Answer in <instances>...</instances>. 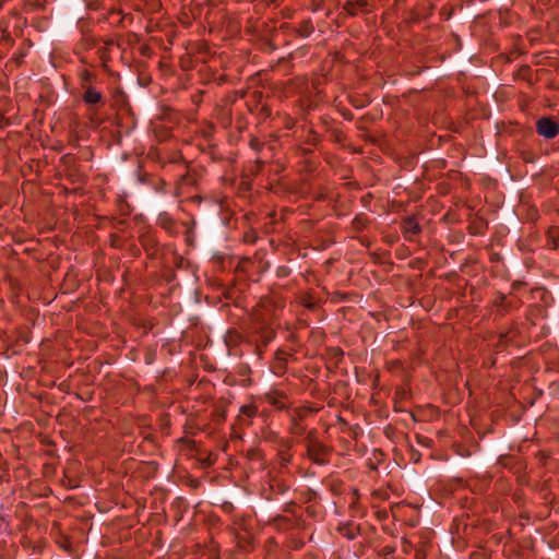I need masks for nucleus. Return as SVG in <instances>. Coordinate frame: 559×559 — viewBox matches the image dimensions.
<instances>
[{"label": "nucleus", "mask_w": 559, "mask_h": 559, "mask_svg": "<svg viewBox=\"0 0 559 559\" xmlns=\"http://www.w3.org/2000/svg\"><path fill=\"white\" fill-rule=\"evenodd\" d=\"M84 93L82 95V100L86 105H97L103 102V94L102 92L97 91L93 86H88L83 90Z\"/></svg>", "instance_id": "11"}, {"label": "nucleus", "mask_w": 559, "mask_h": 559, "mask_svg": "<svg viewBox=\"0 0 559 559\" xmlns=\"http://www.w3.org/2000/svg\"><path fill=\"white\" fill-rule=\"evenodd\" d=\"M79 78H80L81 88L84 90L88 86H93L92 84H93V82L96 81L97 75L87 69H83L79 72Z\"/></svg>", "instance_id": "14"}, {"label": "nucleus", "mask_w": 559, "mask_h": 559, "mask_svg": "<svg viewBox=\"0 0 559 559\" xmlns=\"http://www.w3.org/2000/svg\"><path fill=\"white\" fill-rule=\"evenodd\" d=\"M253 333L258 336V342L262 343L263 348H266L276 335L275 330L264 321L254 323Z\"/></svg>", "instance_id": "5"}, {"label": "nucleus", "mask_w": 559, "mask_h": 559, "mask_svg": "<svg viewBox=\"0 0 559 559\" xmlns=\"http://www.w3.org/2000/svg\"><path fill=\"white\" fill-rule=\"evenodd\" d=\"M313 496H316V492L312 489H308L306 501H310Z\"/></svg>", "instance_id": "29"}, {"label": "nucleus", "mask_w": 559, "mask_h": 559, "mask_svg": "<svg viewBox=\"0 0 559 559\" xmlns=\"http://www.w3.org/2000/svg\"><path fill=\"white\" fill-rule=\"evenodd\" d=\"M278 445L281 447L280 450H288L290 452V449L293 448L294 445V441L292 439H284V438H281L278 440Z\"/></svg>", "instance_id": "24"}, {"label": "nucleus", "mask_w": 559, "mask_h": 559, "mask_svg": "<svg viewBox=\"0 0 559 559\" xmlns=\"http://www.w3.org/2000/svg\"><path fill=\"white\" fill-rule=\"evenodd\" d=\"M266 348H263V345L262 343L258 342L257 346H255V353L259 357H262V355L264 354Z\"/></svg>", "instance_id": "26"}, {"label": "nucleus", "mask_w": 559, "mask_h": 559, "mask_svg": "<svg viewBox=\"0 0 559 559\" xmlns=\"http://www.w3.org/2000/svg\"><path fill=\"white\" fill-rule=\"evenodd\" d=\"M512 332L509 331V332H506V333H501L500 334V342L501 343H508L513 336H510Z\"/></svg>", "instance_id": "25"}, {"label": "nucleus", "mask_w": 559, "mask_h": 559, "mask_svg": "<svg viewBox=\"0 0 559 559\" xmlns=\"http://www.w3.org/2000/svg\"><path fill=\"white\" fill-rule=\"evenodd\" d=\"M294 126H295V120L288 117V118L286 119L285 127H286L287 129H292Z\"/></svg>", "instance_id": "28"}, {"label": "nucleus", "mask_w": 559, "mask_h": 559, "mask_svg": "<svg viewBox=\"0 0 559 559\" xmlns=\"http://www.w3.org/2000/svg\"><path fill=\"white\" fill-rule=\"evenodd\" d=\"M516 287H519V284L516 282L512 283V288L515 289Z\"/></svg>", "instance_id": "37"}, {"label": "nucleus", "mask_w": 559, "mask_h": 559, "mask_svg": "<svg viewBox=\"0 0 559 559\" xmlns=\"http://www.w3.org/2000/svg\"><path fill=\"white\" fill-rule=\"evenodd\" d=\"M314 31L311 20H304L299 23L297 33L300 37H308Z\"/></svg>", "instance_id": "18"}, {"label": "nucleus", "mask_w": 559, "mask_h": 559, "mask_svg": "<svg viewBox=\"0 0 559 559\" xmlns=\"http://www.w3.org/2000/svg\"><path fill=\"white\" fill-rule=\"evenodd\" d=\"M157 225L171 236L178 234L177 223L168 212L164 211L158 214Z\"/></svg>", "instance_id": "9"}, {"label": "nucleus", "mask_w": 559, "mask_h": 559, "mask_svg": "<svg viewBox=\"0 0 559 559\" xmlns=\"http://www.w3.org/2000/svg\"><path fill=\"white\" fill-rule=\"evenodd\" d=\"M369 224V219L366 214L359 213L357 214L354 219L352 221V227L355 231H362L367 228Z\"/></svg>", "instance_id": "17"}, {"label": "nucleus", "mask_w": 559, "mask_h": 559, "mask_svg": "<svg viewBox=\"0 0 559 559\" xmlns=\"http://www.w3.org/2000/svg\"><path fill=\"white\" fill-rule=\"evenodd\" d=\"M369 467H370L371 469H376V468H377V466H376L373 463H371V462L369 463Z\"/></svg>", "instance_id": "36"}, {"label": "nucleus", "mask_w": 559, "mask_h": 559, "mask_svg": "<svg viewBox=\"0 0 559 559\" xmlns=\"http://www.w3.org/2000/svg\"><path fill=\"white\" fill-rule=\"evenodd\" d=\"M277 460L281 466H287L293 460V454L288 450H278Z\"/></svg>", "instance_id": "20"}, {"label": "nucleus", "mask_w": 559, "mask_h": 559, "mask_svg": "<svg viewBox=\"0 0 559 559\" xmlns=\"http://www.w3.org/2000/svg\"><path fill=\"white\" fill-rule=\"evenodd\" d=\"M67 177L71 180L73 183H82L85 181V178L83 175L79 173V170L75 167L69 168L67 173Z\"/></svg>", "instance_id": "21"}, {"label": "nucleus", "mask_w": 559, "mask_h": 559, "mask_svg": "<svg viewBox=\"0 0 559 559\" xmlns=\"http://www.w3.org/2000/svg\"><path fill=\"white\" fill-rule=\"evenodd\" d=\"M263 399L277 411H287L289 408L287 394L278 389H271L265 392Z\"/></svg>", "instance_id": "4"}, {"label": "nucleus", "mask_w": 559, "mask_h": 559, "mask_svg": "<svg viewBox=\"0 0 559 559\" xmlns=\"http://www.w3.org/2000/svg\"><path fill=\"white\" fill-rule=\"evenodd\" d=\"M538 135L551 140L559 134V122L551 117H542L536 121Z\"/></svg>", "instance_id": "3"}, {"label": "nucleus", "mask_w": 559, "mask_h": 559, "mask_svg": "<svg viewBox=\"0 0 559 559\" xmlns=\"http://www.w3.org/2000/svg\"><path fill=\"white\" fill-rule=\"evenodd\" d=\"M547 247L551 250L559 248V226H551L546 234Z\"/></svg>", "instance_id": "12"}, {"label": "nucleus", "mask_w": 559, "mask_h": 559, "mask_svg": "<svg viewBox=\"0 0 559 559\" xmlns=\"http://www.w3.org/2000/svg\"><path fill=\"white\" fill-rule=\"evenodd\" d=\"M332 449L324 443L314 444L306 450V456L316 465H326Z\"/></svg>", "instance_id": "2"}, {"label": "nucleus", "mask_w": 559, "mask_h": 559, "mask_svg": "<svg viewBox=\"0 0 559 559\" xmlns=\"http://www.w3.org/2000/svg\"><path fill=\"white\" fill-rule=\"evenodd\" d=\"M299 304L310 311H314L319 307L317 299L310 292H305L300 294Z\"/></svg>", "instance_id": "13"}, {"label": "nucleus", "mask_w": 559, "mask_h": 559, "mask_svg": "<svg viewBox=\"0 0 559 559\" xmlns=\"http://www.w3.org/2000/svg\"><path fill=\"white\" fill-rule=\"evenodd\" d=\"M492 306L497 308V314L503 317L510 312L512 302L507 300L503 293L498 292L492 299Z\"/></svg>", "instance_id": "10"}, {"label": "nucleus", "mask_w": 559, "mask_h": 559, "mask_svg": "<svg viewBox=\"0 0 559 559\" xmlns=\"http://www.w3.org/2000/svg\"><path fill=\"white\" fill-rule=\"evenodd\" d=\"M401 230L404 238L411 240L421 231V227L415 216H407L402 221Z\"/></svg>", "instance_id": "7"}, {"label": "nucleus", "mask_w": 559, "mask_h": 559, "mask_svg": "<svg viewBox=\"0 0 559 559\" xmlns=\"http://www.w3.org/2000/svg\"><path fill=\"white\" fill-rule=\"evenodd\" d=\"M337 531L343 537L347 538L348 540L355 539L359 533V530L349 523L340 525Z\"/></svg>", "instance_id": "16"}, {"label": "nucleus", "mask_w": 559, "mask_h": 559, "mask_svg": "<svg viewBox=\"0 0 559 559\" xmlns=\"http://www.w3.org/2000/svg\"><path fill=\"white\" fill-rule=\"evenodd\" d=\"M292 273V270L287 265H280L276 267V276L280 278L288 277Z\"/></svg>", "instance_id": "23"}, {"label": "nucleus", "mask_w": 559, "mask_h": 559, "mask_svg": "<svg viewBox=\"0 0 559 559\" xmlns=\"http://www.w3.org/2000/svg\"><path fill=\"white\" fill-rule=\"evenodd\" d=\"M228 336H229V337L235 336V337H236V340H235V341H237V340L239 338V334H238L236 331H234V332L229 331V332H228Z\"/></svg>", "instance_id": "32"}, {"label": "nucleus", "mask_w": 559, "mask_h": 559, "mask_svg": "<svg viewBox=\"0 0 559 559\" xmlns=\"http://www.w3.org/2000/svg\"><path fill=\"white\" fill-rule=\"evenodd\" d=\"M287 356L288 354L278 348L274 354V360L272 362L271 369L275 376H283L287 370Z\"/></svg>", "instance_id": "8"}, {"label": "nucleus", "mask_w": 559, "mask_h": 559, "mask_svg": "<svg viewBox=\"0 0 559 559\" xmlns=\"http://www.w3.org/2000/svg\"><path fill=\"white\" fill-rule=\"evenodd\" d=\"M292 506H294V502L288 503L285 508V511L292 510Z\"/></svg>", "instance_id": "35"}, {"label": "nucleus", "mask_w": 559, "mask_h": 559, "mask_svg": "<svg viewBox=\"0 0 559 559\" xmlns=\"http://www.w3.org/2000/svg\"><path fill=\"white\" fill-rule=\"evenodd\" d=\"M249 146L257 153H260L264 147V143L262 141H260V139L258 136L250 135Z\"/></svg>", "instance_id": "22"}, {"label": "nucleus", "mask_w": 559, "mask_h": 559, "mask_svg": "<svg viewBox=\"0 0 559 559\" xmlns=\"http://www.w3.org/2000/svg\"><path fill=\"white\" fill-rule=\"evenodd\" d=\"M258 414V406L253 403H250V404H245L242 406H240L239 408V415H238V418L240 420H243V418H248L249 420H251L252 418H254Z\"/></svg>", "instance_id": "15"}, {"label": "nucleus", "mask_w": 559, "mask_h": 559, "mask_svg": "<svg viewBox=\"0 0 559 559\" xmlns=\"http://www.w3.org/2000/svg\"><path fill=\"white\" fill-rule=\"evenodd\" d=\"M292 506H294V502L288 503L285 508V511L292 510Z\"/></svg>", "instance_id": "34"}, {"label": "nucleus", "mask_w": 559, "mask_h": 559, "mask_svg": "<svg viewBox=\"0 0 559 559\" xmlns=\"http://www.w3.org/2000/svg\"><path fill=\"white\" fill-rule=\"evenodd\" d=\"M261 114L265 117H269L271 115V108L267 106H262Z\"/></svg>", "instance_id": "27"}, {"label": "nucleus", "mask_w": 559, "mask_h": 559, "mask_svg": "<svg viewBox=\"0 0 559 559\" xmlns=\"http://www.w3.org/2000/svg\"><path fill=\"white\" fill-rule=\"evenodd\" d=\"M255 164H257L258 169H261V167L263 166V162L260 159H257Z\"/></svg>", "instance_id": "33"}, {"label": "nucleus", "mask_w": 559, "mask_h": 559, "mask_svg": "<svg viewBox=\"0 0 559 559\" xmlns=\"http://www.w3.org/2000/svg\"><path fill=\"white\" fill-rule=\"evenodd\" d=\"M104 43H105V45H106V47H105L106 49H107L109 46H112V45H115V44H116L114 39H106Z\"/></svg>", "instance_id": "31"}, {"label": "nucleus", "mask_w": 559, "mask_h": 559, "mask_svg": "<svg viewBox=\"0 0 559 559\" xmlns=\"http://www.w3.org/2000/svg\"><path fill=\"white\" fill-rule=\"evenodd\" d=\"M311 135H313L314 140L317 139V133L314 131H310Z\"/></svg>", "instance_id": "38"}, {"label": "nucleus", "mask_w": 559, "mask_h": 559, "mask_svg": "<svg viewBox=\"0 0 559 559\" xmlns=\"http://www.w3.org/2000/svg\"><path fill=\"white\" fill-rule=\"evenodd\" d=\"M305 448L306 450L309 448V447H312L314 444H319L321 443V441L319 440V432L317 429H311L307 432V436L305 438Z\"/></svg>", "instance_id": "19"}, {"label": "nucleus", "mask_w": 559, "mask_h": 559, "mask_svg": "<svg viewBox=\"0 0 559 559\" xmlns=\"http://www.w3.org/2000/svg\"><path fill=\"white\" fill-rule=\"evenodd\" d=\"M318 411L319 408L312 406H299L289 412V433L295 436H301L305 433L306 427L300 423H302V420L306 419L310 414H314Z\"/></svg>", "instance_id": "1"}, {"label": "nucleus", "mask_w": 559, "mask_h": 559, "mask_svg": "<svg viewBox=\"0 0 559 559\" xmlns=\"http://www.w3.org/2000/svg\"><path fill=\"white\" fill-rule=\"evenodd\" d=\"M100 58H102V60H104V61H107V60H108L107 49H106V48H104V49L102 50V52H100Z\"/></svg>", "instance_id": "30"}, {"label": "nucleus", "mask_w": 559, "mask_h": 559, "mask_svg": "<svg viewBox=\"0 0 559 559\" xmlns=\"http://www.w3.org/2000/svg\"><path fill=\"white\" fill-rule=\"evenodd\" d=\"M342 10L349 16H356L358 13L368 14L370 12L369 0H347Z\"/></svg>", "instance_id": "6"}]
</instances>
